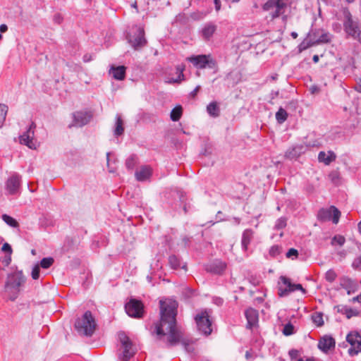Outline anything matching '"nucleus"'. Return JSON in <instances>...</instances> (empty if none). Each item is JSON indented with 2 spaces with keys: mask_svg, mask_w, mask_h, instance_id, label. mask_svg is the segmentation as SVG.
I'll list each match as a JSON object with an SVG mask.
<instances>
[{
  "mask_svg": "<svg viewBox=\"0 0 361 361\" xmlns=\"http://www.w3.org/2000/svg\"><path fill=\"white\" fill-rule=\"evenodd\" d=\"M159 305L160 320L155 324L154 332L161 338L166 335V330L168 331V346H174L181 342L186 351H192L193 349L190 348L188 341L183 338L182 331L177 326L178 302L175 300L166 299L160 300Z\"/></svg>",
  "mask_w": 361,
  "mask_h": 361,
  "instance_id": "nucleus-1",
  "label": "nucleus"
},
{
  "mask_svg": "<svg viewBox=\"0 0 361 361\" xmlns=\"http://www.w3.org/2000/svg\"><path fill=\"white\" fill-rule=\"evenodd\" d=\"M25 282V278L23 271L16 270L8 274L4 285V290L8 294L9 299L14 301L20 291V286Z\"/></svg>",
  "mask_w": 361,
  "mask_h": 361,
  "instance_id": "nucleus-2",
  "label": "nucleus"
},
{
  "mask_svg": "<svg viewBox=\"0 0 361 361\" xmlns=\"http://www.w3.org/2000/svg\"><path fill=\"white\" fill-rule=\"evenodd\" d=\"M75 328L80 334L91 336L94 334L97 324L92 312L86 311L82 317L78 318L75 322Z\"/></svg>",
  "mask_w": 361,
  "mask_h": 361,
  "instance_id": "nucleus-3",
  "label": "nucleus"
},
{
  "mask_svg": "<svg viewBox=\"0 0 361 361\" xmlns=\"http://www.w3.org/2000/svg\"><path fill=\"white\" fill-rule=\"evenodd\" d=\"M197 330L205 336L212 334V320L210 319V312L205 310L199 311L194 317Z\"/></svg>",
  "mask_w": 361,
  "mask_h": 361,
  "instance_id": "nucleus-4",
  "label": "nucleus"
},
{
  "mask_svg": "<svg viewBox=\"0 0 361 361\" xmlns=\"http://www.w3.org/2000/svg\"><path fill=\"white\" fill-rule=\"evenodd\" d=\"M127 39L130 44L135 49L138 50L147 44V39L145 37L144 28L137 25L134 26L132 30L127 35Z\"/></svg>",
  "mask_w": 361,
  "mask_h": 361,
  "instance_id": "nucleus-5",
  "label": "nucleus"
},
{
  "mask_svg": "<svg viewBox=\"0 0 361 361\" xmlns=\"http://www.w3.org/2000/svg\"><path fill=\"white\" fill-rule=\"evenodd\" d=\"M291 1L292 0H272V21L281 16L283 28L287 21V16L285 13L290 6Z\"/></svg>",
  "mask_w": 361,
  "mask_h": 361,
  "instance_id": "nucleus-6",
  "label": "nucleus"
},
{
  "mask_svg": "<svg viewBox=\"0 0 361 361\" xmlns=\"http://www.w3.org/2000/svg\"><path fill=\"white\" fill-rule=\"evenodd\" d=\"M118 339L123 349V352L119 353L118 359L121 361H128L135 354V351L133 350V343L124 332L118 334Z\"/></svg>",
  "mask_w": 361,
  "mask_h": 361,
  "instance_id": "nucleus-7",
  "label": "nucleus"
},
{
  "mask_svg": "<svg viewBox=\"0 0 361 361\" xmlns=\"http://www.w3.org/2000/svg\"><path fill=\"white\" fill-rule=\"evenodd\" d=\"M189 61L197 68L204 69L206 68L214 69L216 68L217 63L210 54H200L189 58Z\"/></svg>",
  "mask_w": 361,
  "mask_h": 361,
  "instance_id": "nucleus-8",
  "label": "nucleus"
},
{
  "mask_svg": "<svg viewBox=\"0 0 361 361\" xmlns=\"http://www.w3.org/2000/svg\"><path fill=\"white\" fill-rule=\"evenodd\" d=\"M144 305L140 300L131 298L126 305L125 310L127 314L133 318L140 319L143 317Z\"/></svg>",
  "mask_w": 361,
  "mask_h": 361,
  "instance_id": "nucleus-9",
  "label": "nucleus"
},
{
  "mask_svg": "<svg viewBox=\"0 0 361 361\" xmlns=\"http://www.w3.org/2000/svg\"><path fill=\"white\" fill-rule=\"evenodd\" d=\"M346 341L351 345L348 349L350 355L354 356L361 353V335L358 332H350L346 336Z\"/></svg>",
  "mask_w": 361,
  "mask_h": 361,
  "instance_id": "nucleus-10",
  "label": "nucleus"
},
{
  "mask_svg": "<svg viewBox=\"0 0 361 361\" xmlns=\"http://www.w3.org/2000/svg\"><path fill=\"white\" fill-rule=\"evenodd\" d=\"M341 216L340 211L334 206H331L329 209H320L318 213V219L322 221H332L334 224H338Z\"/></svg>",
  "mask_w": 361,
  "mask_h": 361,
  "instance_id": "nucleus-11",
  "label": "nucleus"
},
{
  "mask_svg": "<svg viewBox=\"0 0 361 361\" xmlns=\"http://www.w3.org/2000/svg\"><path fill=\"white\" fill-rule=\"evenodd\" d=\"M226 268V262L219 259H215L204 265V269L207 272L219 276L223 275Z\"/></svg>",
  "mask_w": 361,
  "mask_h": 361,
  "instance_id": "nucleus-12",
  "label": "nucleus"
},
{
  "mask_svg": "<svg viewBox=\"0 0 361 361\" xmlns=\"http://www.w3.org/2000/svg\"><path fill=\"white\" fill-rule=\"evenodd\" d=\"M344 29L348 35L356 38L360 35V30L357 25L352 19L351 13L348 11L344 12Z\"/></svg>",
  "mask_w": 361,
  "mask_h": 361,
  "instance_id": "nucleus-13",
  "label": "nucleus"
},
{
  "mask_svg": "<svg viewBox=\"0 0 361 361\" xmlns=\"http://www.w3.org/2000/svg\"><path fill=\"white\" fill-rule=\"evenodd\" d=\"M36 124L32 121L27 130L23 133L19 137L20 142L23 145L27 146L30 149L35 148V144L34 142V135Z\"/></svg>",
  "mask_w": 361,
  "mask_h": 361,
  "instance_id": "nucleus-14",
  "label": "nucleus"
},
{
  "mask_svg": "<svg viewBox=\"0 0 361 361\" xmlns=\"http://www.w3.org/2000/svg\"><path fill=\"white\" fill-rule=\"evenodd\" d=\"M92 115L90 112L76 111L73 114V126L82 127L87 125L91 120Z\"/></svg>",
  "mask_w": 361,
  "mask_h": 361,
  "instance_id": "nucleus-15",
  "label": "nucleus"
},
{
  "mask_svg": "<svg viewBox=\"0 0 361 361\" xmlns=\"http://www.w3.org/2000/svg\"><path fill=\"white\" fill-rule=\"evenodd\" d=\"M20 186V176L18 174L11 176L6 183V189L9 195H16L18 192Z\"/></svg>",
  "mask_w": 361,
  "mask_h": 361,
  "instance_id": "nucleus-16",
  "label": "nucleus"
},
{
  "mask_svg": "<svg viewBox=\"0 0 361 361\" xmlns=\"http://www.w3.org/2000/svg\"><path fill=\"white\" fill-rule=\"evenodd\" d=\"M335 340L329 336L322 337L318 343V348L324 353H327L331 348L335 347Z\"/></svg>",
  "mask_w": 361,
  "mask_h": 361,
  "instance_id": "nucleus-17",
  "label": "nucleus"
},
{
  "mask_svg": "<svg viewBox=\"0 0 361 361\" xmlns=\"http://www.w3.org/2000/svg\"><path fill=\"white\" fill-rule=\"evenodd\" d=\"M245 316L247 319V327L252 329L257 322L258 314L257 312L253 308H249L245 310Z\"/></svg>",
  "mask_w": 361,
  "mask_h": 361,
  "instance_id": "nucleus-18",
  "label": "nucleus"
},
{
  "mask_svg": "<svg viewBox=\"0 0 361 361\" xmlns=\"http://www.w3.org/2000/svg\"><path fill=\"white\" fill-rule=\"evenodd\" d=\"M216 30V25L213 23H206L201 30L202 38L205 41L209 40Z\"/></svg>",
  "mask_w": 361,
  "mask_h": 361,
  "instance_id": "nucleus-19",
  "label": "nucleus"
},
{
  "mask_svg": "<svg viewBox=\"0 0 361 361\" xmlns=\"http://www.w3.org/2000/svg\"><path fill=\"white\" fill-rule=\"evenodd\" d=\"M135 178L138 181H145L152 176V170L149 166H143L135 173Z\"/></svg>",
  "mask_w": 361,
  "mask_h": 361,
  "instance_id": "nucleus-20",
  "label": "nucleus"
},
{
  "mask_svg": "<svg viewBox=\"0 0 361 361\" xmlns=\"http://www.w3.org/2000/svg\"><path fill=\"white\" fill-rule=\"evenodd\" d=\"M126 68L124 66H112L109 73L112 74L113 78L117 80H123L126 77Z\"/></svg>",
  "mask_w": 361,
  "mask_h": 361,
  "instance_id": "nucleus-21",
  "label": "nucleus"
},
{
  "mask_svg": "<svg viewBox=\"0 0 361 361\" xmlns=\"http://www.w3.org/2000/svg\"><path fill=\"white\" fill-rule=\"evenodd\" d=\"M253 238V231L252 229H245L242 235L241 246L243 251H247L248 245Z\"/></svg>",
  "mask_w": 361,
  "mask_h": 361,
  "instance_id": "nucleus-22",
  "label": "nucleus"
},
{
  "mask_svg": "<svg viewBox=\"0 0 361 361\" xmlns=\"http://www.w3.org/2000/svg\"><path fill=\"white\" fill-rule=\"evenodd\" d=\"M336 155L332 151H329L328 154L325 152H320L318 154V160L319 162H323L326 165H329L332 161H335Z\"/></svg>",
  "mask_w": 361,
  "mask_h": 361,
  "instance_id": "nucleus-23",
  "label": "nucleus"
},
{
  "mask_svg": "<svg viewBox=\"0 0 361 361\" xmlns=\"http://www.w3.org/2000/svg\"><path fill=\"white\" fill-rule=\"evenodd\" d=\"M184 66L178 65L176 67V73L178 74V77L176 78H168L165 80L166 83L173 84V83H180L181 81L185 80V76L183 74Z\"/></svg>",
  "mask_w": 361,
  "mask_h": 361,
  "instance_id": "nucleus-24",
  "label": "nucleus"
},
{
  "mask_svg": "<svg viewBox=\"0 0 361 361\" xmlns=\"http://www.w3.org/2000/svg\"><path fill=\"white\" fill-rule=\"evenodd\" d=\"M283 278H286L284 276H281L279 278V281L277 283V289H278V295L279 297H285L287 296L290 293V290H288L289 287H288V283H284V280Z\"/></svg>",
  "mask_w": 361,
  "mask_h": 361,
  "instance_id": "nucleus-25",
  "label": "nucleus"
},
{
  "mask_svg": "<svg viewBox=\"0 0 361 361\" xmlns=\"http://www.w3.org/2000/svg\"><path fill=\"white\" fill-rule=\"evenodd\" d=\"M303 152L304 147L302 145H297L289 149L286 152V155L290 159H293L299 157L302 153H303Z\"/></svg>",
  "mask_w": 361,
  "mask_h": 361,
  "instance_id": "nucleus-26",
  "label": "nucleus"
},
{
  "mask_svg": "<svg viewBox=\"0 0 361 361\" xmlns=\"http://www.w3.org/2000/svg\"><path fill=\"white\" fill-rule=\"evenodd\" d=\"M207 111L212 117L216 118L220 115V108L216 102H210L207 106Z\"/></svg>",
  "mask_w": 361,
  "mask_h": 361,
  "instance_id": "nucleus-27",
  "label": "nucleus"
},
{
  "mask_svg": "<svg viewBox=\"0 0 361 361\" xmlns=\"http://www.w3.org/2000/svg\"><path fill=\"white\" fill-rule=\"evenodd\" d=\"M282 279L284 280V283H288V287H289L288 290H290V293L293 292L295 290H301L303 293H306L305 289L303 288L301 284L292 283L288 278H283Z\"/></svg>",
  "mask_w": 361,
  "mask_h": 361,
  "instance_id": "nucleus-28",
  "label": "nucleus"
},
{
  "mask_svg": "<svg viewBox=\"0 0 361 361\" xmlns=\"http://www.w3.org/2000/svg\"><path fill=\"white\" fill-rule=\"evenodd\" d=\"M180 201L183 204V210L185 214H188L194 210L193 205L190 202H187V198L183 194L180 196Z\"/></svg>",
  "mask_w": 361,
  "mask_h": 361,
  "instance_id": "nucleus-29",
  "label": "nucleus"
},
{
  "mask_svg": "<svg viewBox=\"0 0 361 361\" xmlns=\"http://www.w3.org/2000/svg\"><path fill=\"white\" fill-rule=\"evenodd\" d=\"M183 114L181 106H177L171 110L170 117L173 121H178L180 118Z\"/></svg>",
  "mask_w": 361,
  "mask_h": 361,
  "instance_id": "nucleus-30",
  "label": "nucleus"
},
{
  "mask_svg": "<svg viewBox=\"0 0 361 361\" xmlns=\"http://www.w3.org/2000/svg\"><path fill=\"white\" fill-rule=\"evenodd\" d=\"M124 132L123 123L121 116H117L116 121V127L114 130V135L116 136H120L123 135Z\"/></svg>",
  "mask_w": 361,
  "mask_h": 361,
  "instance_id": "nucleus-31",
  "label": "nucleus"
},
{
  "mask_svg": "<svg viewBox=\"0 0 361 361\" xmlns=\"http://www.w3.org/2000/svg\"><path fill=\"white\" fill-rule=\"evenodd\" d=\"M169 264L173 269H178L180 267V259L175 255L169 257Z\"/></svg>",
  "mask_w": 361,
  "mask_h": 361,
  "instance_id": "nucleus-32",
  "label": "nucleus"
},
{
  "mask_svg": "<svg viewBox=\"0 0 361 361\" xmlns=\"http://www.w3.org/2000/svg\"><path fill=\"white\" fill-rule=\"evenodd\" d=\"M1 218L6 224L12 228H18L19 226L18 221L14 218L8 214H3Z\"/></svg>",
  "mask_w": 361,
  "mask_h": 361,
  "instance_id": "nucleus-33",
  "label": "nucleus"
},
{
  "mask_svg": "<svg viewBox=\"0 0 361 361\" xmlns=\"http://www.w3.org/2000/svg\"><path fill=\"white\" fill-rule=\"evenodd\" d=\"M288 118V114L285 109L280 108L276 113V119L279 123H283Z\"/></svg>",
  "mask_w": 361,
  "mask_h": 361,
  "instance_id": "nucleus-34",
  "label": "nucleus"
},
{
  "mask_svg": "<svg viewBox=\"0 0 361 361\" xmlns=\"http://www.w3.org/2000/svg\"><path fill=\"white\" fill-rule=\"evenodd\" d=\"M312 322L317 326L324 325L323 314L322 312H315L312 315Z\"/></svg>",
  "mask_w": 361,
  "mask_h": 361,
  "instance_id": "nucleus-35",
  "label": "nucleus"
},
{
  "mask_svg": "<svg viewBox=\"0 0 361 361\" xmlns=\"http://www.w3.org/2000/svg\"><path fill=\"white\" fill-rule=\"evenodd\" d=\"M137 157L135 154L130 156L126 161V166L128 169L132 170L136 166Z\"/></svg>",
  "mask_w": 361,
  "mask_h": 361,
  "instance_id": "nucleus-36",
  "label": "nucleus"
},
{
  "mask_svg": "<svg viewBox=\"0 0 361 361\" xmlns=\"http://www.w3.org/2000/svg\"><path fill=\"white\" fill-rule=\"evenodd\" d=\"M8 111V106L5 104H0V128L2 127L6 120Z\"/></svg>",
  "mask_w": 361,
  "mask_h": 361,
  "instance_id": "nucleus-37",
  "label": "nucleus"
},
{
  "mask_svg": "<svg viewBox=\"0 0 361 361\" xmlns=\"http://www.w3.org/2000/svg\"><path fill=\"white\" fill-rule=\"evenodd\" d=\"M54 262V258L49 257H44L40 261L39 267L43 269L49 268Z\"/></svg>",
  "mask_w": 361,
  "mask_h": 361,
  "instance_id": "nucleus-38",
  "label": "nucleus"
},
{
  "mask_svg": "<svg viewBox=\"0 0 361 361\" xmlns=\"http://www.w3.org/2000/svg\"><path fill=\"white\" fill-rule=\"evenodd\" d=\"M282 333L283 335L286 336L293 335V334H295L294 326L290 322H288L284 326Z\"/></svg>",
  "mask_w": 361,
  "mask_h": 361,
  "instance_id": "nucleus-39",
  "label": "nucleus"
},
{
  "mask_svg": "<svg viewBox=\"0 0 361 361\" xmlns=\"http://www.w3.org/2000/svg\"><path fill=\"white\" fill-rule=\"evenodd\" d=\"M338 311L345 314L348 319H350L353 315H356L357 314V312L356 311H354L353 310H352L350 308H347L346 307H342L341 308L338 307Z\"/></svg>",
  "mask_w": 361,
  "mask_h": 361,
  "instance_id": "nucleus-40",
  "label": "nucleus"
},
{
  "mask_svg": "<svg viewBox=\"0 0 361 361\" xmlns=\"http://www.w3.org/2000/svg\"><path fill=\"white\" fill-rule=\"evenodd\" d=\"M75 247V240L71 237H67L64 243V248L67 251L74 249Z\"/></svg>",
  "mask_w": 361,
  "mask_h": 361,
  "instance_id": "nucleus-41",
  "label": "nucleus"
},
{
  "mask_svg": "<svg viewBox=\"0 0 361 361\" xmlns=\"http://www.w3.org/2000/svg\"><path fill=\"white\" fill-rule=\"evenodd\" d=\"M331 40L329 33L322 34L318 39L312 42V44H318L320 43H328Z\"/></svg>",
  "mask_w": 361,
  "mask_h": 361,
  "instance_id": "nucleus-42",
  "label": "nucleus"
},
{
  "mask_svg": "<svg viewBox=\"0 0 361 361\" xmlns=\"http://www.w3.org/2000/svg\"><path fill=\"white\" fill-rule=\"evenodd\" d=\"M287 224V218L286 217H281L279 219L275 224L274 228L276 229H281L286 226Z\"/></svg>",
  "mask_w": 361,
  "mask_h": 361,
  "instance_id": "nucleus-43",
  "label": "nucleus"
},
{
  "mask_svg": "<svg viewBox=\"0 0 361 361\" xmlns=\"http://www.w3.org/2000/svg\"><path fill=\"white\" fill-rule=\"evenodd\" d=\"M336 278V274L332 269H329L326 272L325 279L329 282H333Z\"/></svg>",
  "mask_w": 361,
  "mask_h": 361,
  "instance_id": "nucleus-44",
  "label": "nucleus"
},
{
  "mask_svg": "<svg viewBox=\"0 0 361 361\" xmlns=\"http://www.w3.org/2000/svg\"><path fill=\"white\" fill-rule=\"evenodd\" d=\"M39 267H40L38 264H37L32 268L31 276L34 280H37L39 277V273H40Z\"/></svg>",
  "mask_w": 361,
  "mask_h": 361,
  "instance_id": "nucleus-45",
  "label": "nucleus"
},
{
  "mask_svg": "<svg viewBox=\"0 0 361 361\" xmlns=\"http://www.w3.org/2000/svg\"><path fill=\"white\" fill-rule=\"evenodd\" d=\"M1 251L5 252L8 255H11L13 253V249L10 244L8 243H5L3 244V246L1 247Z\"/></svg>",
  "mask_w": 361,
  "mask_h": 361,
  "instance_id": "nucleus-46",
  "label": "nucleus"
},
{
  "mask_svg": "<svg viewBox=\"0 0 361 361\" xmlns=\"http://www.w3.org/2000/svg\"><path fill=\"white\" fill-rule=\"evenodd\" d=\"M345 238L342 235H335L331 241L332 244H334V243H338L339 245L342 246L345 243Z\"/></svg>",
  "mask_w": 361,
  "mask_h": 361,
  "instance_id": "nucleus-47",
  "label": "nucleus"
},
{
  "mask_svg": "<svg viewBox=\"0 0 361 361\" xmlns=\"http://www.w3.org/2000/svg\"><path fill=\"white\" fill-rule=\"evenodd\" d=\"M63 17L60 13H56L54 15L53 21L55 23L60 25L63 22Z\"/></svg>",
  "mask_w": 361,
  "mask_h": 361,
  "instance_id": "nucleus-48",
  "label": "nucleus"
},
{
  "mask_svg": "<svg viewBox=\"0 0 361 361\" xmlns=\"http://www.w3.org/2000/svg\"><path fill=\"white\" fill-rule=\"evenodd\" d=\"M247 280L248 281L254 285V286H257L259 284V279L256 276H253V275H250V276H247Z\"/></svg>",
  "mask_w": 361,
  "mask_h": 361,
  "instance_id": "nucleus-49",
  "label": "nucleus"
},
{
  "mask_svg": "<svg viewBox=\"0 0 361 361\" xmlns=\"http://www.w3.org/2000/svg\"><path fill=\"white\" fill-rule=\"evenodd\" d=\"M329 177L333 183H337L339 178L338 173L337 171H332L329 173Z\"/></svg>",
  "mask_w": 361,
  "mask_h": 361,
  "instance_id": "nucleus-50",
  "label": "nucleus"
},
{
  "mask_svg": "<svg viewBox=\"0 0 361 361\" xmlns=\"http://www.w3.org/2000/svg\"><path fill=\"white\" fill-rule=\"evenodd\" d=\"M192 237L184 235L182 238V243L185 247H189L192 240Z\"/></svg>",
  "mask_w": 361,
  "mask_h": 361,
  "instance_id": "nucleus-51",
  "label": "nucleus"
},
{
  "mask_svg": "<svg viewBox=\"0 0 361 361\" xmlns=\"http://www.w3.org/2000/svg\"><path fill=\"white\" fill-rule=\"evenodd\" d=\"M298 255V252L297 250L294 249V248H290L288 250V251L286 252V256L288 257V258H290L292 256H295V257H297Z\"/></svg>",
  "mask_w": 361,
  "mask_h": 361,
  "instance_id": "nucleus-52",
  "label": "nucleus"
},
{
  "mask_svg": "<svg viewBox=\"0 0 361 361\" xmlns=\"http://www.w3.org/2000/svg\"><path fill=\"white\" fill-rule=\"evenodd\" d=\"M288 354L292 360H295L299 355V351L295 349H292L289 351Z\"/></svg>",
  "mask_w": 361,
  "mask_h": 361,
  "instance_id": "nucleus-53",
  "label": "nucleus"
},
{
  "mask_svg": "<svg viewBox=\"0 0 361 361\" xmlns=\"http://www.w3.org/2000/svg\"><path fill=\"white\" fill-rule=\"evenodd\" d=\"M94 59V56L91 54H85L82 57V61L85 63L90 62Z\"/></svg>",
  "mask_w": 361,
  "mask_h": 361,
  "instance_id": "nucleus-54",
  "label": "nucleus"
},
{
  "mask_svg": "<svg viewBox=\"0 0 361 361\" xmlns=\"http://www.w3.org/2000/svg\"><path fill=\"white\" fill-rule=\"evenodd\" d=\"M310 93L312 94H318L319 92H320V89L318 86L317 85H312L310 87L309 89Z\"/></svg>",
  "mask_w": 361,
  "mask_h": 361,
  "instance_id": "nucleus-55",
  "label": "nucleus"
},
{
  "mask_svg": "<svg viewBox=\"0 0 361 361\" xmlns=\"http://www.w3.org/2000/svg\"><path fill=\"white\" fill-rule=\"evenodd\" d=\"M201 87L200 85H197L190 93V97L192 98H195L197 94V92L200 91Z\"/></svg>",
  "mask_w": 361,
  "mask_h": 361,
  "instance_id": "nucleus-56",
  "label": "nucleus"
},
{
  "mask_svg": "<svg viewBox=\"0 0 361 361\" xmlns=\"http://www.w3.org/2000/svg\"><path fill=\"white\" fill-rule=\"evenodd\" d=\"M11 262V255H6V256L4 257V259H3V263L6 265V266H8Z\"/></svg>",
  "mask_w": 361,
  "mask_h": 361,
  "instance_id": "nucleus-57",
  "label": "nucleus"
},
{
  "mask_svg": "<svg viewBox=\"0 0 361 361\" xmlns=\"http://www.w3.org/2000/svg\"><path fill=\"white\" fill-rule=\"evenodd\" d=\"M214 302L218 306H221L224 303V300L221 298L216 297L214 298Z\"/></svg>",
  "mask_w": 361,
  "mask_h": 361,
  "instance_id": "nucleus-58",
  "label": "nucleus"
},
{
  "mask_svg": "<svg viewBox=\"0 0 361 361\" xmlns=\"http://www.w3.org/2000/svg\"><path fill=\"white\" fill-rule=\"evenodd\" d=\"M271 9V0H267V2L263 5L264 11H269Z\"/></svg>",
  "mask_w": 361,
  "mask_h": 361,
  "instance_id": "nucleus-59",
  "label": "nucleus"
},
{
  "mask_svg": "<svg viewBox=\"0 0 361 361\" xmlns=\"http://www.w3.org/2000/svg\"><path fill=\"white\" fill-rule=\"evenodd\" d=\"M214 6H215V9L216 11H220L221 9V1L220 0H214Z\"/></svg>",
  "mask_w": 361,
  "mask_h": 361,
  "instance_id": "nucleus-60",
  "label": "nucleus"
},
{
  "mask_svg": "<svg viewBox=\"0 0 361 361\" xmlns=\"http://www.w3.org/2000/svg\"><path fill=\"white\" fill-rule=\"evenodd\" d=\"M281 252L278 246H272V255H278Z\"/></svg>",
  "mask_w": 361,
  "mask_h": 361,
  "instance_id": "nucleus-61",
  "label": "nucleus"
},
{
  "mask_svg": "<svg viewBox=\"0 0 361 361\" xmlns=\"http://www.w3.org/2000/svg\"><path fill=\"white\" fill-rule=\"evenodd\" d=\"M8 30V26L6 24H1L0 25V32L4 33Z\"/></svg>",
  "mask_w": 361,
  "mask_h": 361,
  "instance_id": "nucleus-62",
  "label": "nucleus"
},
{
  "mask_svg": "<svg viewBox=\"0 0 361 361\" xmlns=\"http://www.w3.org/2000/svg\"><path fill=\"white\" fill-rule=\"evenodd\" d=\"M312 44H308L307 45H305L304 44V42L301 43L300 45V49L302 50V49H306L307 47L309 46H312Z\"/></svg>",
  "mask_w": 361,
  "mask_h": 361,
  "instance_id": "nucleus-63",
  "label": "nucleus"
},
{
  "mask_svg": "<svg viewBox=\"0 0 361 361\" xmlns=\"http://www.w3.org/2000/svg\"><path fill=\"white\" fill-rule=\"evenodd\" d=\"M356 90L361 92V81L357 84L355 87Z\"/></svg>",
  "mask_w": 361,
  "mask_h": 361,
  "instance_id": "nucleus-64",
  "label": "nucleus"
}]
</instances>
